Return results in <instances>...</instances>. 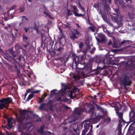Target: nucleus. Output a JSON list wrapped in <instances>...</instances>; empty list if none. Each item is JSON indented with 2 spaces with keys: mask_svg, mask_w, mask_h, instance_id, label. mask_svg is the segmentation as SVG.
Returning <instances> with one entry per match:
<instances>
[{
  "mask_svg": "<svg viewBox=\"0 0 135 135\" xmlns=\"http://www.w3.org/2000/svg\"><path fill=\"white\" fill-rule=\"evenodd\" d=\"M93 103L96 106V108L100 110L102 109V108L100 107L97 104L94 103V102H93Z\"/></svg>",
  "mask_w": 135,
  "mask_h": 135,
  "instance_id": "39",
  "label": "nucleus"
},
{
  "mask_svg": "<svg viewBox=\"0 0 135 135\" xmlns=\"http://www.w3.org/2000/svg\"><path fill=\"white\" fill-rule=\"evenodd\" d=\"M67 128L66 127H65L64 128V131L65 130H66L67 129Z\"/></svg>",
  "mask_w": 135,
  "mask_h": 135,
  "instance_id": "62",
  "label": "nucleus"
},
{
  "mask_svg": "<svg viewBox=\"0 0 135 135\" xmlns=\"http://www.w3.org/2000/svg\"><path fill=\"white\" fill-rule=\"evenodd\" d=\"M96 95H95L94 96L93 98H94L95 99H96Z\"/></svg>",
  "mask_w": 135,
  "mask_h": 135,
  "instance_id": "61",
  "label": "nucleus"
},
{
  "mask_svg": "<svg viewBox=\"0 0 135 135\" xmlns=\"http://www.w3.org/2000/svg\"><path fill=\"white\" fill-rule=\"evenodd\" d=\"M90 48V46H88L87 48V50H85L84 51H83L82 52L84 53V54L85 55H86V54L87 50L88 49H89Z\"/></svg>",
  "mask_w": 135,
  "mask_h": 135,
  "instance_id": "36",
  "label": "nucleus"
},
{
  "mask_svg": "<svg viewBox=\"0 0 135 135\" xmlns=\"http://www.w3.org/2000/svg\"><path fill=\"white\" fill-rule=\"evenodd\" d=\"M29 44V42H27V45H23V46L24 47H25V48H26V47L28 46V45Z\"/></svg>",
  "mask_w": 135,
  "mask_h": 135,
  "instance_id": "50",
  "label": "nucleus"
},
{
  "mask_svg": "<svg viewBox=\"0 0 135 135\" xmlns=\"http://www.w3.org/2000/svg\"><path fill=\"white\" fill-rule=\"evenodd\" d=\"M73 130L74 132L76 133L75 135H79V130L78 129V125L77 124H76L74 125ZM72 135H73V134Z\"/></svg>",
  "mask_w": 135,
  "mask_h": 135,
  "instance_id": "17",
  "label": "nucleus"
},
{
  "mask_svg": "<svg viewBox=\"0 0 135 135\" xmlns=\"http://www.w3.org/2000/svg\"><path fill=\"white\" fill-rule=\"evenodd\" d=\"M8 124H7V127L8 129H10L15 125L14 120L12 118H9L8 119Z\"/></svg>",
  "mask_w": 135,
  "mask_h": 135,
  "instance_id": "11",
  "label": "nucleus"
},
{
  "mask_svg": "<svg viewBox=\"0 0 135 135\" xmlns=\"http://www.w3.org/2000/svg\"><path fill=\"white\" fill-rule=\"evenodd\" d=\"M28 35H24L23 36V40L26 42H28Z\"/></svg>",
  "mask_w": 135,
  "mask_h": 135,
  "instance_id": "25",
  "label": "nucleus"
},
{
  "mask_svg": "<svg viewBox=\"0 0 135 135\" xmlns=\"http://www.w3.org/2000/svg\"><path fill=\"white\" fill-rule=\"evenodd\" d=\"M117 115H118L119 119V123L122 122L124 120L123 118V113H122L119 112L117 113Z\"/></svg>",
  "mask_w": 135,
  "mask_h": 135,
  "instance_id": "19",
  "label": "nucleus"
},
{
  "mask_svg": "<svg viewBox=\"0 0 135 135\" xmlns=\"http://www.w3.org/2000/svg\"><path fill=\"white\" fill-rule=\"evenodd\" d=\"M133 42L131 40H124L122 41L120 43L121 44H127L132 43Z\"/></svg>",
  "mask_w": 135,
  "mask_h": 135,
  "instance_id": "20",
  "label": "nucleus"
},
{
  "mask_svg": "<svg viewBox=\"0 0 135 135\" xmlns=\"http://www.w3.org/2000/svg\"><path fill=\"white\" fill-rule=\"evenodd\" d=\"M47 95L45 94L44 95H42L41 98H39V99L40 100V101H39V103H41L43 101L42 99H44L46 97V96Z\"/></svg>",
  "mask_w": 135,
  "mask_h": 135,
  "instance_id": "27",
  "label": "nucleus"
},
{
  "mask_svg": "<svg viewBox=\"0 0 135 135\" xmlns=\"http://www.w3.org/2000/svg\"><path fill=\"white\" fill-rule=\"evenodd\" d=\"M112 42V40H109L108 43V45H110L111 44Z\"/></svg>",
  "mask_w": 135,
  "mask_h": 135,
  "instance_id": "49",
  "label": "nucleus"
},
{
  "mask_svg": "<svg viewBox=\"0 0 135 135\" xmlns=\"http://www.w3.org/2000/svg\"><path fill=\"white\" fill-rule=\"evenodd\" d=\"M79 69L80 70L82 69H83V73H84L86 71V68L84 66L83 68H79Z\"/></svg>",
  "mask_w": 135,
  "mask_h": 135,
  "instance_id": "37",
  "label": "nucleus"
},
{
  "mask_svg": "<svg viewBox=\"0 0 135 135\" xmlns=\"http://www.w3.org/2000/svg\"><path fill=\"white\" fill-rule=\"evenodd\" d=\"M107 2V0H103L102 1L103 4H105Z\"/></svg>",
  "mask_w": 135,
  "mask_h": 135,
  "instance_id": "51",
  "label": "nucleus"
},
{
  "mask_svg": "<svg viewBox=\"0 0 135 135\" xmlns=\"http://www.w3.org/2000/svg\"><path fill=\"white\" fill-rule=\"evenodd\" d=\"M25 9V8L24 7L20 8L19 9L17 10L16 11H18V13H21L23 12Z\"/></svg>",
  "mask_w": 135,
  "mask_h": 135,
  "instance_id": "24",
  "label": "nucleus"
},
{
  "mask_svg": "<svg viewBox=\"0 0 135 135\" xmlns=\"http://www.w3.org/2000/svg\"><path fill=\"white\" fill-rule=\"evenodd\" d=\"M89 28L93 32L95 30V27L94 26H92L89 27Z\"/></svg>",
  "mask_w": 135,
  "mask_h": 135,
  "instance_id": "33",
  "label": "nucleus"
},
{
  "mask_svg": "<svg viewBox=\"0 0 135 135\" xmlns=\"http://www.w3.org/2000/svg\"><path fill=\"white\" fill-rule=\"evenodd\" d=\"M6 56L8 57H10L11 56L10 55L7 54V55Z\"/></svg>",
  "mask_w": 135,
  "mask_h": 135,
  "instance_id": "59",
  "label": "nucleus"
},
{
  "mask_svg": "<svg viewBox=\"0 0 135 135\" xmlns=\"http://www.w3.org/2000/svg\"><path fill=\"white\" fill-rule=\"evenodd\" d=\"M81 10H82V12H83V13L79 14L77 12H75L74 13L75 15L77 17H83L84 16L85 14V9L83 7L81 8Z\"/></svg>",
  "mask_w": 135,
  "mask_h": 135,
  "instance_id": "16",
  "label": "nucleus"
},
{
  "mask_svg": "<svg viewBox=\"0 0 135 135\" xmlns=\"http://www.w3.org/2000/svg\"><path fill=\"white\" fill-rule=\"evenodd\" d=\"M132 83L130 76L128 73L124 74L120 78V84L124 88L127 86H130Z\"/></svg>",
  "mask_w": 135,
  "mask_h": 135,
  "instance_id": "3",
  "label": "nucleus"
},
{
  "mask_svg": "<svg viewBox=\"0 0 135 135\" xmlns=\"http://www.w3.org/2000/svg\"><path fill=\"white\" fill-rule=\"evenodd\" d=\"M125 63L126 64V66H127L128 65V64H127L128 63H126L125 61H122L120 62V65H123Z\"/></svg>",
  "mask_w": 135,
  "mask_h": 135,
  "instance_id": "38",
  "label": "nucleus"
},
{
  "mask_svg": "<svg viewBox=\"0 0 135 135\" xmlns=\"http://www.w3.org/2000/svg\"><path fill=\"white\" fill-rule=\"evenodd\" d=\"M1 135H5V134H3V133H2L1 132Z\"/></svg>",
  "mask_w": 135,
  "mask_h": 135,
  "instance_id": "64",
  "label": "nucleus"
},
{
  "mask_svg": "<svg viewBox=\"0 0 135 135\" xmlns=\"http://www.w3.org/2000/svg\"><path fill=\"white\" fill-rule=\"evenodd\" d=\"M111 55H109L108 53H107L105 56V57L104 60V62L105 63L109 64L110 63V61L112 59V58L109 57Z\"/></svg>",
  "mask_w": 135,
  "mask_h": 135,
  "instance_id": "14",
  "label": "nucleus"
},
{
  "mask_svg": "<svg viewBox=\"0 0 135 135\" xmlns=\"http://www.w3.org/2000/svg\"><path fill=\"white\" fill-rule=\"evenodd\" d=\"M106 120L108 122H110L111 121V119L109 117H107L106 119Z\"/></svg>",
  "mask_w": 135,
  "mask_h": 135,
  "instance_id": "46",
  "label": "nucleus"
},
{
  "mask_svg": "<svg viewBox=\"0 0 135 135\" xmlns=\"http://www.w3.org/2000/svg\"><path fill=\"white\" fill-rule=\"evenodd\" d=\"M57 50L60 53H61L63 52V49L61 47H59L58 48L56 47Z\"/></svg>",
  "mask_w": 135,
  "mask_h": 135,
  "instance_id": "30",
  "label": "nucleus"
},
{
  "mask_svg": "<svg viewBox=\"0 0 135 135\" xmlns=\"http://www.w3.org/2000/svg\"><path fill=\"white\" fill-rule=\"evenodd\" d=\"M128 16L130 18L133 19L135 17V14L133 13H128ZM127 24L128 32L132 34L135 33V23H133L132 22L129 21Z\"/></svg>",
  "mask_w": 135,
  "mask_h": 135,
  "instance_id": "4",
  "label": "nucleus"
},
{
  "mask_svg": "<svg viewBox=\"0 0 135 135\" xmlns=\"http://www.w3.org/2000/svg\"><path fill=\"white\" fill-rule=\"evenodd\" d=\"M20 115L18 117L17 114H16L17 120L20 126H22L23 128H25L27 127H30V126L28 125L30 124L33 121L32 118L30 117H28L25 119L26 115L28 114L29 113L27 110H20Z\"/></svg>",
  "mask_w": 135,
  "mask_h": 135,
  "instance_id": "2",
  "label": "nucleus"
},
{
  "mask_svg": "<svg viewBox=\"0 0 135 135\" xmlns=\"http://www.w3.org/2000/svg\"><path fill=\"white\" fill-rule=\"evenodd\" d=\"M60 31L59 36V38L60 40V42L62 45H64L65 43V38L63 34L62 30L60 28H59Z\"/></svg>",
  "mask_w": 135,
  "mask_h": 135,
  "instance_id": "8",
  "label": "nucleus"
},
{
  "mask_svg": "<svg viewBox=\"0 0 135 135\" xmlns=\"http://www.w3.org/2000/svg\"><path fill=\"white\" fill-rule=\"evenodd\" d=\"M45 105V104H42L40 106V107L39 109H43L44 108V106Z\"/></svg>",
  "mask_w": 135,
  "mask_h": 135,
  "instance_id": "35",
  "label": "nucleus"
},
{
  "mask_svg": "<svg viewBox=\"0 0 135 135\" xmlns=\"http://www.w3.org/2000/svg\"><path fill=\"white\" fill-rule=\"evenodd\" d=\"M44 126H41L40 129H39L38 130V132L39 133H40L42 135H46L48 134L49 135H52V133L50 132L49 131H45L44 132Z\"/></svg>",
  "mask_w": 135,
  "mask_h": 135,
  "instance_id": "10",
  "label": "nucleus"
},
{
  "mask_svg": "<svg viewBox=\"0 0 135 135\" xmlns=\"http://www.w3.org/2000/svg\"><path fill=\"white\" fill-rule=\"evenodd\" d=\"M102 16L105 22H107V20L106 15L104 14H102Z\"/></svg>",
  "mask_w": 135,
  "mask_h": 135,
  "instance_id": "26",
  "label": "nucleus"
},
{
  "mask_svg": "<svg viewBox=\"0 0 135 135\" xmlns=\"http://www.w3.org/2000/svg\"><path fill=\"white\" fill-rule=\"evenodd\" d=\"M12 100L10 98H2L1 100V109H2L4 107L7 109L9 104Z\"/></svg>",
  "mask_w": 135,
  "mask_h": 135,
  "instance_id": "5",
  "label": "nucleus"
},
{
  "mask_svg": "<svg viewBox=\"0 0 135 135\" xmlns=\"http://www.w3.org/2000/svg\"><path fill=\"white\" fill-rule=\"evenodd\" d=\"M61 91L63 92L66 93V94H68L71 98H73L74 97L73 96V93H74L73 91L70 90L68 88H66L63 90L62 89H61L60 90Z\"/></svg>",
  "mask_w": 135,
  "mask_h": 135,
  "instance_id": "9",
  "label": "nucleus"
},
{
  "mask_svg": "<svg viewBox=\"0 0 135 135\" xmlns=\"http://www.w3.org/2000/svg\"><path fill=\"white\" fill-rule=\"evenodd\" d=\"M49 109L50 110H52V107L51 106L49 107Z\"/></svg>",
  "mask_w": 135,
  "mask_h": 135,
  "instance_id": "57",
  "label": "nucleus"
},
{
  "mask_svg": "<svg viewBox=\"0 0 135 135\" xmlns=\"http://www.w3.org/2000/svg\"><path fill=\"white\" fill-rule=\"evenodd\" d=\"M4 20H5L6 21H7L8 20L7 18H6V17H4Z\"/></svg>",
  "mask_w": 135,
  "mask_h": 135,
  "instance_id": "55",
  "label": "nucleus"
},
{
  "mask_svg": "<svg viewBox=\"0 0 135 135\" xmlns=\"http://www.w3.org/2000/svg\"><path fill=\"white\" fill-rule=\"evenodd\" d=\"M129 116L131 122H135V111L132 110L129 113Z\"/></svg>",
  "mask_w": 135,
  "mask_h": 135,
  "instance_id": "12",
  "label": "nucleus"
},
{
  "mask_svg": "<svg viewBox=\"0 0 135 135\" xmlns=\"http://www.w3.org/2000/svg\"><path fill=\"white\" fill-rule=\"evenodd\" d=\"M40 91H41L40 90H37L36 91H32V93H33V94H34L37 93L38 92H40Z\"/></svg>",
  "mask_w": 135,
  "mask_h": 135,
  "instance_id": "40",
  "label": "nucleus"
},
{
  "mask_svg": "<svg viewBox=\"0 0 135 135\" xmlns=\"http://www.w3.org/2000/svg\"><path fill=\"white\" fill-rule=\"evenodd\" d=\"M15 12V10H9L7 12V14L8 16L9 17H11V18H13V16Z\"/></svg>",
  "mask_w": 135,
  "mask_h": 135,
  "instance_id": "18",
  "label": "nucleus"
},
{
  "mask_svg": "<svg viewBox=\"0 0 135 135\" xmlns=\"http://www.w3.org/2000/svg\"><path fill=\"white\" fill-rule=\"evenodd\" d=\"M76 35L74 32H73L71 33V35L70 36V37L73 40L78 38V36Z\"/></svg>",
  "mask_w": 135,
  "mask_h": 135,
  "instance_id": "21",
  "label": "nucleus"
},
{
  "mask_svg": "<svg viewBox=\"0 0 135 135\" xmlns=\"http://www.w3.org/2000/svg\"><path fill=\"white\" fill-rule=\"evenodd\" d=\"M73 31L75 33V34L78 36V37L79 36H80L81 35V33L78 31V30L77 29H74Z\"/></svg>",
  "mask_w": 135,
  "mask_h": 135,
  "instance_id": "22",
  "label": "nucleus"
},
{
  "mask_svg": "<svg viewBox=\"0 0 135 135\" xmlns=\"http://www.w3.org/2000/svg\"><path fill=\"white\" fill-rule=\"evenodd\" d=\"M79 6L81 7V8L82 7L81 5H80L79 2Z\"/></svg>",
  "mask_w": 135,
  "mask_h": 135,
  "instance_id": "60",
  "label": "nucleus"
},
{
  "mask_svg": "<svg viewBox=\"0 0 135 135\" xmlns=\"http://www.w3.org/2000/svg\"><path fill=\"white\" fill-rule=\"evenodd\" d=\"M126 2H129L130 3H132V1L131 0H126Z\"/></svg>",
  "mask_w": 135,
  "mask_h": 135,
  "instance_id": "54",
  "label": "nucleus"
},
{
  "mask_svg": "<svg viewBox=\"0 0 135 135\" xmlns=\"http://www.w3.org/2000/svg\"><path fill=\"white\" fill-rule=\"evenodd\" d=\"M87 111L90 114L91 118L84 120L81 123V126L84 125V129L82 131L81 135H92L93 126L92 123H94L97 119L99 120L103 118V115H96L94 106L93 105H91L89 106Z\"/></svg>",
  "mask_w": 135,
  "mask_h": 135,
  "instance_id": "1",
  "label": "nucleus"
},
{
  "mask_svg": "<svg viewBox=\"0 0 135 135\" xmlns=\"http://www.w3.org/2000/svg\"><path fill=\"white\" fill-rule=\"evenodd\" d=\"M15 48L16 52L13 51V49H11L8 50L7 53L11 55L13 57H15L17 56V54L18 53V51L19 52V50H20L21 47L18 44H16L15 45Z\"/></svg>",
  "mask_w": 135,
  "mask_h": 135,
  "instance_id": "7",
  "label": "nucleus"
},
{
  "mask_svg": "<svg viewBox=\"0 0 135 135\" xmlns=\"http://www.w3.org/2000/svg\"><path fill=\"white\" fill-rule=\"evenodd\" d=\"M35 26L34 27V28H35V30L37 32H38V26H37L35 25Z\"/></svg>",
  "mask_w": 135,
  "mask_h": 135,
  "instance_id": "44",
  "label": "nucleus"
},
{
  "mask_svg": "<svg viewBox=\"0 0 135 135\" xmlns=\"http://www.w3.org/2000/svg\"><path fill=\"white\" fill-rule=\"evenodd\" d=\"M16 70L17 71V73L18 75L20 74V71L18 70V68H17V70Z\"/></svg>",
  "mask_w": 135,
  "mask_h": 135,
  "instance_id": "52",
  "label": "nucleus"
},
{
  "mask_svg": "<svg viewBox=\"0 0 135 135\" xmlns=\"http://www.w3.org/2000/svg\"><path fill=\"white\" fill-rule=\"evenodd\" d=\"M20 18H22V21L19 24V26H21L22 24H23V26H25L26 25V23L28 20V18H26L25 16L21 17Z\"/></svg>",
  "mask_w": 135,
  "mask_h": 135,
  "instance_id": "15",
  "label": "nucleus"
},
{
  "mask_svg": "<svg viewBox=\"0 0 135 135\" xmlns=\"http://www.w3.org/2000/svg\"><path fill=\"white\" fill-rule=\"evenodd\" d=\"M115 11L116 13H117L119 11V10L118 9H115Z\"/></svg>",
  "mask_w": 135,
  "mask_h": 135,
  "instance_id": "56",
  "label": "nucleus"
},
{
  "mask_svg": "<svg viewBox=\"0 0 135 135\" xmlns=\"http://www.w3.org/2000/svg\"><path fill=\"white\" fill-rule=\"evenodd\" d=\"M83 45L82 43H81L79 44V47L81 49L82 48Z\"/></svg>",
  "mask_w": 135,
  "mask_h": 135,
  "instance_id": "45",
  "label": "nucleus"
},
{
  "mask_svg": "<svg viewBox=\"0 0 135 135\" xmlns=\"http://www.w3.org/2000/svg\"><path fill=\"white\" fill-rule=\"evenodd\" d=\"M83 109L80 108H77L75 109L74 114L77 115V116L80 114H81L83 112Z\"/></svg>",
  "mask_w": 135,
  "mask_h": 135,
  "instance_id": "13",
  "label": "nucleus"
},
{
  "mask_svg": "<svg viewBox=\"0 0 135 135\" xmlns=\"http://www.w3.org/2000/svg\"><path fill=\"white\" fill-rule=\"evenodd\" d=\"M76 25L77 26V27L78 28H80V29L81 28V27H80V26L79 25L78 23H76Z\"/></svg>",
  "mask_w": 135,
  "mask_h": 135,
  "instance_id": "53",
  "label": "nucleus"
},
{
  "mask_svg": "<svg viewBox=\"0 0 135 135\" xmlns=\"http://www.w3.org/2000/svg\"><path fill=\"white\" fill-rule=\"evenodd\" d=\"M34 94L32 93V94H30L28 95V98L26 99V101H28L31 99L34 96Z\"/></svg>",
  "mask_w": 135,
  "mask_h": 135,
  "instance_id": "23",
  "label": "nucleus"
},
{
  "mask_svg": "<svg viewBox=\"0 0 135 135\" xmlns=\"http://www.w3.org/2000/svg\"><path fill=\"white\" fill-rule=\"evenodd\" d=\"M107 23H108V25L112 27H113V24L110 22H107Z\"/></svg>",
  "mask_w": 135,
  "mask_h": 135,
  "instance_id": "43",
  "label": "nucleus"
},
{
  "mask_svg": "<svg viewBox=\"0 0 135 135\" xmlns=\"http://www.w3.org/2000/svg\"><path fill=\"white\" fill-rule=\"evenodd\" d=\"M114 44L115 45V44L116 43V40H114Z\"/></svg>",
  "mask_w": 135,
  "mask_h": 135,
  "instance_id": "63",
  "label": "nucleus"
},
{
  "mask_svg": "<svg viewBox=\"0 0 135 135\" xmlns=\"http://www.w3.org/2000/svg\"><path fill=\"white\" fill-rule=\"evenodd\" d=\"M112 21L116 22L119 26H121L123 25L122 21L123 19L122 16L120 15H117L116 16H113L111 18Z\"/></svg>",
  "mask_w": 135,
  "mask_h": 135,
  "instance_id": "6",
  "label": "nucleus"
},
{
  "mask_svg": "<svg viewBox=\"0 0 135 135\" xmlns=\"http://www.w3.org/2000/svg\"><path fill=\"white\" fill-rule=\"evenodd\" d=\"M16 6H13L9 10H13V9L16 7Z\"/></svg>",
  "mask_w": 135,
  "mask_h": 135,
  "instance_id": "42",
  "label": "nucleus"
},
{
  "mask_svg": "<svg viewBox=\"0 0 135 135\" xmlns=\"http://www.w3.org/2000/svg\"><path fill=\"white\" fill-rule=\"evenodd\" d=\"M21 55H20L18 57L17 59L19 61H20L21 60Z\"/></svg>",
  "mask_w": 135,
  "mask_h": 135,
  "instance_id": "48",
  "label": "nucleus"
},
{
  "mask_svg": "<svg viewBox=\"0 0 135 135\" xmlns=\"http://www.w3.org/2000/svg\"><path fill=\"white\" fill-rule=\"evenodd\" d=\"M71 6L74 10V11H73V12L74 14V13L75 12H77L78 10L75 6H74L72 5H71Z\"/></svg>",
  "mask_w": 135,
  "mask_h": 135,
  "instance_id": "28",
  "label": "nucleus"
},
{
  "mask_svg": "<svg viewBox=\"0 0 135 135\" xmlns=\"http://www.w3.org/2000/svg\"><path fill=\"white\" fill-rule=\"evenodd\" d=\"M44 13L47 16H48L50 18L51 17V16L50 15L49 12L48 11H45L44 12Z\"/></svg>",
  "mask_w": 135,
  "mask_h": 135,
  "instance_id": "31",
  "label": "nucleus"
},
{
  "mask_svg": "<svg viewBox=\"0 0 135 135\" xmlns=\"http://www.w3.org/2000/svg\"><path fill=\"white\" fill-rule=\"evenodd\" d=\"M65 108L66 109H68L69 108H70L68 107V106H65Z\"/></svg>",
  "mask_w": 135,
  "mask_h": 135,
  "instance_id": "58",
  "label": "nucleus"
},
{
  "mask_svg": "<svg viewBox=\"0 0 135 135\" xmlns=\"http://www.w3.org/2000/svg\"><path fill=\"white\" fill-rule=\"evenodd\" d=\"M30 28H32V27H25L24 28V30H25L26 32L27 33L28 32V31L30 30Z\"/></svg>",
  "mask_w": 135,
  "mask_h": 135,
  "instance_id": "32",
  "label": "nucleus"
},
{
  "mask_svg": "<svg viewBox=\"0 0 135 135\" xmlns=\"http://www.w3.org/2000/svg\"><path fill=\"white\" fill-rule=\"evenodd\" d=\"M67 11V15L68 16H71L73 15L72 12L70 11V9H68Z\"/></svg>",
  "mask_w": 135,
  "mask_h": 135,
  "instance_id": "34",
  "label": "nucleus"
},
{
  "mask_svg": "<svg viewBox=\"0 0 135 135\" xmlns=\"http://www.w3.org/2000/svg\"><path fill=\"white\" fill-rule=\"evenodd\" d=\"M95 50V48L94 47H93L92 49V50L90 51V52L91 54H93L94 53V51Z\"/></svg>",
  "mask_w": 135,
  "mask_h": 135,
  "instance_id": "41",
  "label": "nucleus"
},
{
  "mask_svg": "<svg viewBox=\"0 0 135 135\" xmlns=\"http://www.w3.org/2000/svg\"><path fill=\"white\" fill-rule=\"evenodd\" d=\"M14 30L16 32H15V34H17V32L18 31V28H14Z\"/></svg>",
  "mask_w": 135,
  "mask_h": 135,
  "instance_id": "47",
  "label": "nucleus"
},
{
  "mask_svg": "<svg viewBox=\"0 0 135 135\" xmlns=\"http://www.w3.org/2000/svg\"><path fill=\"white\" fill-rule=\"evenodd\" d=\"M101 40L102 41H104L106 40V37L105 35H101Z\"/></svg>",
  "mask_w": 135,
  "mask_h": 135,
  "instance_id": "29",
  "label": "nucleus"
}]
</instances>
